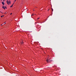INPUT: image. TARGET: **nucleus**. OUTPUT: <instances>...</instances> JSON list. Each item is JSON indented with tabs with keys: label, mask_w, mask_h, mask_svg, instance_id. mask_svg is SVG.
I'll return each instance as SVG.
<instances>
[{
	"label": "nucleus",
	"mask_w": 76,
	"mask_h": 76,
	"mask_svg": "<svg viewBox=\"0 0 76 76\" xmlns=\"http://www.w3.org/2000/svg\"><path fill=\"white\" fill-rule=\"evenodd\" d=\"M11 3V1H9L8 3H7L9 5V4H10Z\"/></svg>",
	"instance_id": "1"
},
{
	"label": "nucleus",
	"mask_w": 76,
	"mask_h": 76,
	"mask_svg": "<svg viewBox=\"0 0 76 76\" xmlns=\"http://www.w3.org/2000/svg\"><path fill=\"white\" fill-rule=\"evenodd\" d=\"M49 59L48 58V57L47 59L46 60V61L48 62V61L49 60Z\"/></svg>",
	"instance_id": "2"
},
{
	"label": "nucleus",
	"mask_w": 76,
	"mask_h": 76,
	"mask_svg": "<svg viewBox=\"0 0 76 76\" xmlns=\"http://www.w3.org/2000/svg\"><path fill=\"white\" fill-rule=\"evenodd\" d=\"M20 43H21V44H23V41H22V40H21L20 41Z\"/></svg>",
	"instance_id": "3"
},
{
	"label": "nucleus",
	"mask_w": 76,
	"mask_h": 76,
	"mask_svg": "<svg viewBox=\"0 0 76 76\" xmlns=\"http://www.w3.org/2000/svg\"><path fill=\"white\" fill-rule=\"evenodd\" d=\"M2 4L3 5H4V3L3 2H2Z\"/></svg>",
	"instance_id": "4"
},
{
	"label": "nucleus",
	"mask_w": 76,
	"mask_h": 76,
	"mask_svg": "<svg viewBox=\"0 0 76 76\" xmlns=\"http://www.w3.org/2000/svg\"><path fill=\"white\" fill-rule=\"evenodd\" d=\"M2 8L4 9V10H5V8L4 7V6H3Z\"/></svg>",
	"instance_id": "5"
},
{
	"label": "nucleus",
	"mask_w": 76,
	"mask_h": 76,
	"mask_svg": "<svg viewBox=\"0 0 76 76\" xmlns=\"http://www.w3.org/2000/svg\"><path fill=\"white\" fill-rule=\"evenodd\" d=\"M13 4H13L10 7H13Z\"/></svg>",
	"instance_id": "6"
},
{
	"label": "nucleus",
	"mask_w": 76,
	"mask_h": 76,
	"mask_svg": "<svg viewBox=\"0 0 76 76\" xmlns=\"http://www.w3.org/2000/svg\"><path fill=\"white\" fill-rule=\"evenodd\" d=\"M8 2H9V1H8V0H7V3Z\"/></svg>",
	"instance_id": "7"
},
{
	"label": "nucleus",
	"mask_w": 76,
	"mask_h": 76,
	"mask_svg": "<svg viewBox=\"0 0 76 76\" xmlns=\"http://www.w3.org/2000/svg\"><path fill=\"white\" fill-rule=\"evenodd\" d=\"M16 1V0H15V1H14V3H15Z\"/></svg>",
	"instance_id": "8"
},
{
	"label": "nucleus",
	"mask_w": 76,
	"mask_h": 76,
	"mask_svg": "<svg viewBox=\"0 0 76 76\" xmlns=\"http://www.w3.org/2000/svg\"><path fill=\"white\" fill-rule=\"evenodd\" d=\"M5 9H7V8L6 7V6H5Z\"/></svg>",
	"instance_id": "9"
},
{
	"label": "nucleus",
	"mask_w": 76,
	"mask_h": 76,
	"mask_svg": "<svg viewBox=\"0 0 76 76\" xmlns=\"http://www.w3.org/2000/svg\"><path fill=\"white\" fill-rule=\"evenodd\" d=\"M52 12H53V9H52Z\"/></svg>",
	"instance_id": "10"
},
{
	"label": "nucleus",
	"mask_w": 76,
	"mask_h": 76,
	"mask_svg": "<svg viewBox=\"0 0 76 76\" xmlns=\"http://www.w3.org/2000/svg\"><path fill=\"white\" fill-rule=\"evenodd\" d=\"M39 19V18H38L37 19L38 20V19Z\"/></svg>",
	"instance_id": "11"
},
{
	"label": "nucleus",
	"mask_w": 76,
	"mask_h": 76,
	"mask_svg": "<svg viewBox=\"0 0 76 76\" xmlns=\"http://www.w3.org/2000/svg\"><path fill=\"white\" fill-rule=\"evenodd\" d=\"M4 1H6V0H3Z\"/></svg>",
	"instance_id": "12"
},
{
	"label": "nucleus",
	"mask_w": 76,
	"mask_h": 76,
	"mask_svg": "<svg viewBox=\"0 0 76 76\" xmlns=\"http://www.w3.org/2000/svg\"><path fill=\"white\" fill-rule=\"evenodd\" d=\"M33 15H34V14H32V15H31V16H33Z\"/></svg>",
	"instance_id": "13"
},
{
	"label": "nucleus",
	"mask_w": 76,
	"mask_h": 76,
	"mask_svg": "<svg viewBox=\"0 0 76 76\" xmlns=\"http://www.w3.org/2000/svg\"><path fill=\"white\" fill-rule=\"evenodd\" d=\"M2 17H3V16H1V18H2Z\"/></svg>",
	"instance_id": "14"
},
{
	"label": "nucleus",
	"mask_w": 76,
	"mask_h": 76,
	"mask_svg": "<svg viewBox=\"0 0 76 76\" xmlns=\"http://www.w3.org/2000/svg\"><path fill=\"white\" fill-rule=\"evenodd\" d=\"M12 13H11V14H10V15H12Z\"/></svg>",
	"instance_id": "15"
},
{
	"label": "nucleus",
	"mask_w": 76,
	"mask_h": 76,
	"mask_svg": "<svg viewBox=\"0 0 76 76\" xmlns=\"http://www.w3.org/2000/svg\"><path fill=\"white\" fill-rule=\"evenodd\" d=\"M1 26H3V25H2V24H1Z\"/></svg>",
	"instance_id": "16"
},
{
	"label": "nucleus",
	"mask_w": 76,
	"mask_h": 76,
	"mask_svg": "<svg viewBox=\"0 0 76 76\" xmlns=\"http://www.w3.org/2000/svg\"><path fill=\"white\" fill-rule=\"evenodd\" d=\"M6 23V22H5V23Z\"/></svg>",
	"instance_id": "17"
},
{
	"label": "nucleus",
	"mask_w": 76,
	"mask_h": 76,
	"mask_svg": "<svg viewBox=\"0 0 76 76\" xmlns=\"http://www.w3.org/2000/svg\"><path fill=\"white\" fill-rule=\"evenodd\" d=\"M6 23V22H5V23Z\"/></svg>",
	"instance_id": "18"
},
{
	"label": "nucleus",
	"mask_w": 76,
	"mask_h": 76,
	"mask_svg": "<svg viewBox=\"0 0 76 76\" xmlns=\"http://www.w3.org/2000/svg\"><path fill=\"white\" fill-rule=\"evenodd\" d=\"M6 23V22H5V23Z\"/></svg>",
	"instance_id": "19"
},
{
	"label": "nucleus",
	"mask_w": 76,
	"mask_h": 76,
	"mask_svg": "<svg viewBox=\"0 0 76 76\" xmlns=\"http://www.w3.org/2000/svg\"><path fill=\"white\" fill-rule=\"evenodd\" d=\"M6 23V22H5V23Z\"/></svg>",
	"instance_id": "20"
},
{
	"label": "nucleus",
	"mask_w": 76,
	"mask_h": 76,
	"mask_svg": "<svg viewBox=\"0 0 76 76\" xmlns=\"http://www.w3.org/2000/svg\"><path fill=\"white\" fill-rule=\"evenodd\" d=\"M34 11V10H33Z\"/></svg>",
	"instance_id": "21"
},
{
	"label": "nucleus",
	"mask_w": 76,
	"mask_h": 76,
	"mask_svg": "<svg viewBox=\"0 0 76 76\" xmlns=\"http://www.w3.org/2000/svg\"><path fill=\"white\" fill-rule=\"evenodd\" d=\"M3 16H4V15H3Z\"/></svg>",
	"instance_id": "22"
}]
</instances>
